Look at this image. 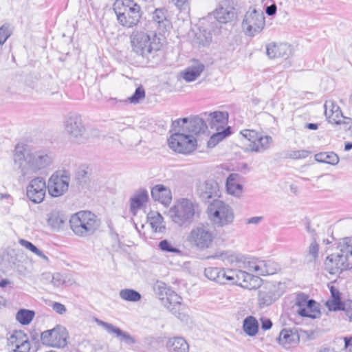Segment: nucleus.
Wrapping results in <instances>:
<instances>
[{"instance_id":"393cba45","label":"nucleus","mask_w":352,"mask_h":352,"mask_svg":"<svg viewBox=\"0 0 352 352\" xmlns=\"http://www.w3.org/2000/svg\"><path fill=\"white\" fill-rule=\"evenodd\" d=\"M205 69V65L198 60H192L189 66L181 72V77L187 82L196 80Z\"/></svg>"},{"instance_id":"c756f323","label":"nucleus","mask_w":352,"mask_h":352,"mask_svg":"<svg viewBox=\"0 0 352 352\" xmlns=\"http://www.w3.org/2000/svg\"><path fill=\"white\" fill-rule=\"evenodd\" d=\"M168 352H189V344L182 337H173L166 343Z\"/></svg>"},{"instance_id":"aec40b11","label":"nucleus","mask_w":352,"mask_h":352,"mask_svg":"<svg viewBox=\"0 0 352 352\" xmlns=\"http://www.w3.org/2000/svg\"><path fill=\"white\" fill-rule=\"evenodd\" d=\"M235 9L229 0L221 1L214 12V18L221 23L232 21L235 17Z\"/></svg>"},{"instance_id":"f3484780","label":"nucleus","mask_w":352,"mask_h":352,"mask_svg":"<svg viewBox=\"0 0 352 352\" xmlns=\"http://www.w3.org/2000/svg\"><path fill=\"white\" fill-rule=\"evenodd\" d=\"M196 193L203 201L220 196L219 186L213 179L199 180L196 184Z\"/></svg>"},{"instance_id":"f257e3e1","label":"nucleus","mask_w":352,"mask_h":352,"mask_svg":"<svg viewBox=\"0 0 352 352\" xmlns=\"http://www.w3.org/2000/svg\"><path fill=\"white\" fill-rule=\"evenodd\" d=\"M14 161L18 166L19 181L24 182L32 179L26 187L28 198L34 204L43 202L47 190V183L43 177L34 176L52 164V155L46 150L27 151L16 146Z\"/></svg>"},{"instance_id":"f8f14e48","label":"nucleus","mask_w":352,"mask_h":352,"mask_svg":"<svg viewBox=\"0 0 352 352\" xmlns=\"http://www.w3.org/2000/svg\"><path fill=\"white\" fill-rule=\"evenodd\" d=\"M294 307L296 313L301 317L317 318L320 311L318 304L305 293L299 292L296 294Z\"/></svg>"},{"instance_id":"a211bd4d","label":"nucleus","mask_w":352,"mask_h":352,"mask_svg":"<svg viewBox=\"0 0 352 352\" xmlns=\"http://www.w3.org/2000/svg\"><path fill=\"white\" fill-rule=\"evenodd\" d=\"M29 338L22 331H15L7 339V349L9 352H30Z\"/></svg>"},{"instance_id":"3c124183","label":"nucleus","mask_w":352,"mask_h":352,"mask_svg":"<svg viewBox=\"0 0 352 352\" xmlns=\"http://www.w3.org/2000/svg\"><path fill=\"white\" fill-rule=\"evenodd\" d=\"M145 97V91L142 87H138L134 94L128 98V100L133 104H136Z\"/></svg>"},{"instance_id":"c03bdc74","label":"nucleus","mask_w":352,"mask_h":352,"mask_svg":"<svg viewBox=\"0 0 352 352\" xmlns=\"http://www.w3.org/2000/svg\"><path fill=\"white\" fill-rule=\"evenodd\" d=\"M158 248L164 252L181 254V250L175 245V243L167 239L162 240L158 244Z\"/></svg>"},{"instance_id":"1a4fd4ad","label":"nucleus","mask_w":352,"mask_h":352,"mask_svg":"<svg viewBox=\"0 0 352 352\" xmlns=\"http://www.w3.org/2000/svg\"><path fill=\"white\" fill-rule=\"evenodd\" d=\"M265 25L263 12L260 9L250 8L244 16L241 28L245 35L252 37L259 34Z\"/></svg>"},{"instance_id":"4be33fe9","label":"nucleus","mask_w":352,"mask_h":352,"mask_svg":"<svg viewBox=\"0 0 352 352\" xmlns=\"http://www.w3.org/2000/svg\"><path fill=\"white\" fill-rule=\"evenodd\" d=\"M250 273L248 271L238 269L236 275L232 277L231 284H235L248 289H256L258 285V277Z\"/></svg>"},{"instance_id":"0eeeda50","label":"nucleus","mask_w":352,"mask_h":352,"mask_svg":"<svg viewBox=\"0 0 352 352\" xmlns=\"http://www.w3.org/2000/svg\"><path fill=\"white\" fill-rule=\"evenodd\" d=\"M196 206L190 199H179L170 208L168 215L171 220L178 226H188L193 219Z\"/></svg>"},{"instance_id":"7ed1b4c3","label":"nucleus","mask_w":352,"mask_h":352,"mask_svg":"<svg viewBox=\"0 0 352 352\" xmlns=\"http://www.w3.org/2000/svg\"><path fill=\"white\" fill-rule=\"evenodd\" d=\"M113 10L118 23L123 27L133 28L140 22L141 8L133 0H116Z\"/></svg>"},{"instance_id":"2eb2a0df","label":"nucleus","mask_w":352,"mask_h":352,"mask_svg":"<svg viewBox=\"0 0 352 352\" xmlns=\"http://www.w3.org/2000/svg\"><path fill=\"white\" fill-rule=\"evenodd\" d=\"M279 270L278 265L272 260L248 258L246 270L256 276H267L276 274Z\"/></svg>"},{"instance_id":"69168bd1","label":"nucleus","mask_w":352,"mask_h":352,"mask_svg":"<svg viewBox=\"0 0 352 352\" xmlns=\"http://www.w3.org/2000/svg\"><path fill=\"white\" fill-rule=\"evenodd\" d=\"M330 292H331V298L334 299H341L340 298V292L338 289L334 287L333 286H331L330 287Z\"/></svg>"},{"instance_id":"39448f33","label":"nucleus","mask_w":352,"mask_h":352,"mask_svg":"<svg viewBox=\"0 0 352 352\" xmlns=\"http://www.w3.org/2000/svg\"><path fill=\"white\" fill-rule=\"evenodd\" d=\"M153 290L162 304L178 318L182 320L180 313L181 296L162 281L157 280L153 285Z\"/></svg>"},{"instance_id":"412c9836","label":"nucleus","mask_w":352,"mask_h":352,"mask_svg":"<svg viewBox=\"0 0 352 352\" xmlns=\"http://www.w3.org/2000/svg\"><path fill=\"white\" fill-rule=\"evenodd\" d=\"M206 120L209 126L216 131L226 129L228 121V113L226 111H214L212 113L205 112L201 114Z\"/></svg>"},{"instance_id":"6ab92c4d","label":"nucleus","mask_w":352,"mask_h":352,"mask_svg":"<svg viewBox=\"0 0 352 352\" xmlns=\"http://www.w3.org/2000/svg\"><path fill=\"white\" fill-rule=\"evenodd\" d=\"M324 265L325 270L331 274H340L349 267L346 258L336 253L327 256Z\"/></svg>"},{"instance_id":"ddd939ff","label":"nucleus","mask_w":352,"mask_h":352,"mask_svg":"<svg viewBox=\"0 0 352 352\" xmlns=\"http://www.w3.org/2000/svg\"><path fill=\"white\" fill-rule=\"evenodd\" d=\"M70 179L68 171L58 170L54 173L47 183L49 195L53 197L63 195L68 190Z\"/></svg>"},{"instance_id":"7c9ffc66","label":"nucleus","mask_w":352,"mask_h":352,"mask_svg":"<svg viewBox=\"0 0 352 352\" xmlns=\"http://www.w3.org/2000/svg\"><path fill=\"white\" fill-rule=\"evenodd\" d=\"M147 221L155 232L162 233L166 230L163 217L156 211H151L147 215Z\"/></svg>"},{"instance_id":"a18cd8bd","label":"nucleus","mask_w":352,"mask_h":352,"mask_svg":"<svg viewBox=\"0 0 352 352\" xmlns=\"http://www.w3.org/2000/svg\"><path fill=\"white\" fill-rule=\"evenodd\" d=\"M196 42L201 45H207L212 41V34L206 30L199 29V32L195 34Z\"/></svg>"},{"instance_id":"052dcab7","label":"nucleus","mask_w":352,"mask_h":352,"mask_svg":"<svg viewBox=\"0 0 352 352\" xmlns=\"http://www.w3.org/2000/svg\"><path fill=\"white\" fill-rule=\"evenodd\" d=\"M341 124L344 125L346 131L352 136V119L351 118L345 117Z\"/></svg>"},{"instance_id":"774afa93","label":"nucleus","mask_w":352,"mask_h":352,"mask_svg":"<svg viewBox=\"0 0 352 352\" xmlns=\"http://www.w3.org/2000/svg\"><path fill=\"white\" fill-rule=\"evenodd\" d=\"M263 220L262 217H253L247 220V223L250 224H258Z\"/></svg>"},{"instance_id":"0e129e2a","label":"nucleus","mask_w":352,"mask_h":352,"mask_svg":"<svg viewBox=\"0 0 352 352\" xmlns=\"http://www.w3.org/2000/svg\"><path fill=\"white\" fill-rule=\"evenodd\" d=\"M272 327V322L269 318H261V328L263 330H269Z\"/></svg>"},{"instance_id":"864d4df0","label":"nucleus","mask_w":352,"mask_h":352,"mask_svg":"<svg viewBox=\"0 0 352 352\" xmlns=\"http://www.w3.org/2000/svg\"><path fill=\"white\" fill-rule=\"evenodd\" d=\"M309 152L307 150H295L291 151L287 154L288 157L291 159L298 160L304 159L308 157Z\"/></svg>"},{"instance_id":"8fccbe9b","label":"nucleus","mask_w":352,"mask_h":352,"mask_svg":"<svg viewBox=\"0 0 352 352\" xmlns=\"http://www.w3.org/2000/svg\"><path fill=\"white\" fill-rule=\"evenodd\" d=\"M240 133L248 142V143L246 144L247 146L248 144L255 143V140H256L257 135H258V133L256 131L250 129L242 130Z\"/></svg>"},{"instance_id":"a19ab883","label":"nucleus","mask_w":352,"mask_h":352,"mask_svg":"<svg viewBox=\"0 0 352 352\" xmlns=\"http://www.w3.org/2000/svg\"><path fill=\"white\" fill-rule=\"evenodd\" d=\"M120 297L126 301L138 302L141 299V294L132 289H124L120 291Z\"/></svg>"},{"instance_id":"c9c22d12","label":"nucleus","mask_w":352,"mask_h":352,"mask_svg":"<svg viewBox=\"0 0 352 352\" xmlns=\"http://www.w3.org/2000/svg\"><path fill=\"white\" fill-rule=\"evenodd\" d=\"M315 160L321 163L336 165L339 162V157L334 152H321L315 155Z\"/></svg>"},{"instance_id":"e433bc0d","label":"nucleus","mask_w":352,"mask_h":352,"mask_svg":"<svg viewBox=\"0 0 352 352\" xmlns=\"http://www.w3.org/2000/svg\"><path fill=\"white\" fill-rule=\"evenodd\" d=\"M230 126H227L226 129H223V130L217 131L208 141V147L214 148L219 142L230 135Z\"/></svg>"},{"instance_id":"423d86ee","label":"nucleus","mask_w":352,"mask_h":352,"mask_svg":"<svg viewBox=\"0 0 352 352\" xmlns=\"http://www.w3.org/2000/svg\"><path fill=\"white\" fill-rule=\"evenodd\" d=\"M207 212L210 221L218 228L231 224L234 219L232 207L219 199H215L209 204Z\"/></svg>"},{"instance_id":"6e6552de","label":"nucleus","mask_w":352,"mask_h":352,"mask_svg":"<svg viewBox=\"0 0 352 352\" xmlns=\"http://www.w3.org/2000/svg\"><path fill=\"white\" fill-rule=\"evenodd\" d=\"M215 234L208 226L199 224L192 228L187 236V241L192 246L204 250L212 246Z\"/></svg>"},{"instance_id":"4c0bfd02","label":"nucleus","mask_w":352,"mask_h":352,"mask_svg":"<svg viewBox=\"0 0 352 352\" xmlns=\"http://www.w3.org/2000/svg\"><path fill=\"white\" fill-rule=\"evenodd\" d=\"M340 252L336 253L340 256H343L348 261V257L352 255V239L346 237L340 241L338 244Z\"/></svg>"},{"instance_id":"58836bf2","label":"nucleus","mask_w":352,"mask_h":352,"mask_svg":"<svg viewBox=\"0 0 352 352\" xmlns=\"http://www.w3.org/2000/svg\"><path fill=\"white\" fill-rule=\"evenodd\" d=\"M47 223L53 229H60L65 223V219L56 210L52 211L48 214Z\"/></svg>"},{"instance_id":"f704fd0d","label":"nucleus","mask_w":352,"mask_h":352,"mask_svg":"<svg viewBox=\"0 0 352 352\" xmlns=\"http://www.w3.org/2000/svg\"><path fill=\"white\" fill-rule=\"evenodd\" d=\"M223 268L209 267L205 269V276L215 283L219 284H224V278L222 275Z\"/></svg>"},{"instance_id":"603ef678","label":"nucleus","mask_w":352,"mask_h":352,"mask_svg":"<svg viewBox=\"0 0 352 352\" xmlns=\"http://www.w3.org/2000/svg\"><path fill=\"white\" fill-rule=\"evenodd\" d=\"M12 32L9 29L8 24H3L0 27V45L5 43L7 39L10 36Z\"/></svg>"},{"instance_id":"a878e982","label":"nucleus","mask_w":352,"mask_h":352,"mask_svg":"<svg viewBox=\"0 0 352 352\" xmlns=\"http://www.w3.org/2000/svg\"><path fill=\"white\" fill-rule=\"evenodd\" d=\"M213 258H219L223 261L226 265L230 264L238 268H243L246 270V263H248V258H245L241 254H236L232 252H221L216 254L212 256Z\"/></svg>"},{"instance_id":"c85d7f7f","label":"nucleus","mask_w":352,"mask_h":352,"mask_svg":"<svg viewBox=\"0 0 352 352\" xmlns=\"http://www.w3.org/2000/svg\"><path fill=\"white\" fill-rule=\"evenodd\" d=\"M151 196L154 200L165 206L168 205L172 201L170 190L162 184H157L153 187Z\"/></svg>"},{"instance_id":"e2e57ef3","label":"nucleus","mask_w":352,"mask_h":352,"mask_svg":"<svg viewBox=\"0 0 352 352\" xmlns=\"http://www.w3.org/2000/svg\"><path fill=\"white\" fill-rule=\"evenodd\" d=\"M344 342V349L348 352H352V336H345L343 338Z\"/></svg>"},{"instance_id":"37998d69","label":"nucleus","mask_w":352,"mask_h":352,"mask_svg":"<svg viewBox=\"0 0 352 352\" xmlns=\"http://www.w3.org/2000/svg\"><path fill=\"white\" fill-rule=\"evenodd\" d=\"M319 256V245L316 242V239H314V241L310 243L308 248V252L307 254V259L308 262L316 263Z\"/></svg>"},{"instance_id":"4468645a","label":"nucleus","mask_w":352,"mask_h":352,"mask_svg":"<svg viewBox=\"0 0 352 352\" xmlns=\"http://www.w3.org/2000/svg\"><path fill=\"white\" fill-rule=\"evenodd\" d=\"M68 332L65 327L56 325L54 328L43 331L41 340L44 345L63 348L67 344Z\"/></svg>"},{"instance_id":"cd10ccee","label":"nucleus","mask_w":352,"mask_h":352,"mask_svg":"<svg viewBox=\"0 0 352 352\" xmlns=\"http://www.w3.org/2000/svg\"><path fill=\"white\" fill-rule=\"evenodd\" d=\"M273 142L274 140L271 136L258 133L255 143L248 144V150L251 152L262 153L270 149Z\"/></svg>"},{"instance_id":"13d9d810","label":"nucleus","mask_w":352,"mask_h":352,"mask_svg":"<svg viewBox=\"0 0 352 352\" xmlns=\"http://www.w3.org/2000/svg\"><path fill=\"white\" fill-rule=\"evenodd\" d=\"M19 243L26 249L29 250L32 252L36 254L37 252H38V250L33 243L31 242L25 240V239H21L19 241Z\"/></svg>"},{"instance_id":"5701e85b","label":"nucleus","mask_w":352,"mask_h":352,"mask_svg":"<svg viewBox=\"0 0 352 352\" xmlns=\"http://www.w3.org/2000/svg\"><path fill=\"white\" fill-rule=\"evenodd\" d=\"M276 287L271 283L264 285L258 290V304L260 308L272 305L277 298Z\"/></svg>"},{"instance_id":"473e14b6","label":"nucleus","mask_w":352,"mask_h":352,"mask_svg":"<svg viewBox=\"0 0 352 352\" xmlns=\"http://www.w3.org/2000/svg\"><path fill=\"white\" fill-rule=\"evenodd\" d=\"M239 175L238 174H230L226 180V189L229 194L239 197L243 191V186L239 183Z\"/></svg>"},{"instance_id":"09e8293b","label":"nucleus","mask_w":352,"mask_h":352,"mask_svg":"<svg viewBox=\"0 0 352 352\" xmlns=\"http://www.w3.org/2000/svg\"><path fill=\"white\" fill-rule=\"evenodd\" d=\"M345 303H343L341 299H334L330 298L329 299L326 303V307L329 309V311H339L342 310L344 308Z\"/></svg>"},{"instance_id":"4d7b16f0","label":"nucleus","mask_w":352,"mask_h":352,"mask_svg":"<svg viewBox=\"0 0 352 352\" xmlns=\"http://www.w3.org/2000/svg\"><path fill=\"white\" fill-rule=\"evenodd\" d=\"M65 283L66 280L62 274L60 273L52 274V284L54 287H60Z\"/></svg>"},{"instance_id":"de8ad7c7","label":"nucleus","mask_w":352,"mask_h":352,"mask_svg":"<svg viewBox=\"0 0 352 352\" xmlns=\"http://www.w3.org/2000/svg\"><path fill=\"white\" fill-rule=\"evenodd\" d=\"M94 322L100 327H101L102 329H104L107 333L110 334H114L116 336L117 334L120 332V328L114 326L113 324L111 323H108L106 322H104L97 318H95Z\"/></svg>"},{"instance_id":"79ce46f5","label":"nucleus","mask_w":352,"mask_h":352,"mask_svg":"<svg viewBox=\"0 0 352 352\" xmlns=\"http://www.w3.org/2000/svg\"><path fill=\"white\" fill-rule=\"evenodd\" d=\"M296 335L291 330L283 329L279 334V343L282 345L286 346L296 342Z\"/></svg>"},{"instance_id":"bb28decb","label":"nucleus","mask_w":352,"mask_h":352,"mask_svg":"<svg viewBox=\"0 0 352 352\" xmlns=\"http://www.w3.org/2000/svg\"><path fill=\"white\" fill-rule=\"evenodd\" d=\"M324 114L329 122L336 124H341V118H344L340 107L332 100L325 102Z\"/></svg>"},{"instance_id":"72a5a7b5","label":"nucleus","mask_w":352,"mask_h":352,"mask_svg":"<svg viewBox=\"0 0 352 352\" xmlns=\"http://www.w3.org/2000/svg\"><path fill=\"white\" fill-rule=\"evenodd\" d=\"M243 329L249 336H254L258 331V322L257 320L252 316L246 317L243 320Z\"/></svg>"},{"instance_id":"20e7f679","label":"nucleus","mask_w":352,"mask_h":352,"mask_svg":"<svg viewBox=\"0 0 352 352\" xmlns=\"http://www.w3.org/2000/svg\"><path fill=\"white\" fill-rule=\"evenodd\" d=\"M130 39L133 52L142 57L148 58L162 47L160 39L154 34L134 31L131 34Z\"/></svg>"},{"instance_id":"338daca9","label":"nucleus","mask_w":352,"mask_h":352,"mask_svg":"<svg viewBox=\"0 0 352 352\" xmlns=\"http://www.w3.org/2000/svg\"><path fill=\"white\" fill-rule=\"evenodd\" d=\"M265 12L268 16H273L276 12V4H272L269 6L266 7Z\"/></svg>"},{"instance_id":"6e6d98bb","label":"nucleus","mask_w":352,"mask_h":352,"mask_svg":"<svg viewBox=\"0 0 352 352\" xmlns=\"http://www.w3.org/2000/svg\"><path fill=\"white\" fill-rule=\"evenodd\" d=\"M120 332L116 336L118 338H120L122 340L124 341L128 344H133L135 343V338L131 336L129 333L123 331L120 329Z\"/></svg>"},{"instance_id":"49530a36","label":"nucleus","mask_w":352,"mask_h":352,"mask_svg":"<svg viewBox=\"0 0 352 352\" xmlns=\"http://www.w3.org/2000/svg\"><path fill=\"white\" fill-rule=\"evenodd\" d=\"M153 18L154 21L164 28H166L169 24L166 19V11L164 9H156L153 13Z\"/></svg>"},{"instance_id":"5fc2aeb1","label":"nucleus","mask_w":352,"mask_h":352,"mask_svg":"<svg viewBox=\"0 0 352 352\" xmlns=\"http://www.w3.org/2000/svg\"><path fill=\"white\" fill-rule=\"evenodd\" d=\"M238 269H223L222 275L224 278V284L226 283H232V277H234L236 275V272Z\"/></svg>"},{"instance_id":"f03ea898","label":"nucleus","mask_w":352,"mask_h":352,"mask_svg":"<svg viewBox=\"0 0 352 352\" xmlns=\"http://www.w3.org/2000/svg\"><path fill=\"white\" fill-rule=\"evenodd\" d=\"M69 226L76 236L88 238L94 235L99 229L100 221L94 213L82 210L72 215Z\"/></svg>"},{"instance_id":"ea45409f","label":"nucleus","mask_w":352,"mask_h":352,"mask_svg":"<svg viewBox=\"0 0 352 352\" xmlns=\"http://www.w3.org/2000/svg\"><path fill=\"white\" fill-rule=\"evenodd\" d=\"M34 316V311L23 309L16 313V319L21 324L26 325L31 322Z\"/></svg>"},{"instance_id":"dca6fc26","label":"nucleus","mask_w":352,"mask_h":352,"mask_svg":"<svg viewBox=\"0 0 352 352\" xmlns=\"http://www.w3.org/2000/svg\"><path fill=\"white\" fill-rule=\"evenodd\" d=\"M204 119V116L180 118L173 121L172 126L174 131H176L177 128H180L183 132L188 131L197 135L204 133L208 128Z\"/></svg>"},{"instance_id":"680f3d73","label":"nucleus","mask_w":352,"mask_h":352,"mask_svg":"<svg viewBox=\"0 0 352 352\" xmlns=\"http://www.w3.org/2000/svg\"><path fill=\"white\" fill-rule=\"evenodd\" d=\"M52 307L56 313L59 314H63L66 311L65 305L60 302H54L52 305Z\"/></svg>"},{"instance_id":"9d476101","label":"nucleus","mask_w":352,"mask_h":352,"mask_svg":"<svg viewBox=\"0 0 352 352\" xmlns=\"http://www.w3.org/2000/svg\"><path fill=\"white\" fill-rule=\"evenodd\" d=\"M65 130L73 141L81 144L84 143L86 137V127L82 117L76 112L69 113L64 120Z\"/></svg>"},{"instance_id":"b1692460","label":"nucleus","mask_w":352,"mask_h":352,"mask_svg":"<svg viewBox=\"0 0 352 352\" xmlns=\"http://www.w3.org/2000/svg\"><path fill=\"white\" fill-rule=\"evenodd\" d=\"M266 53L269 58L287 59L292 54V47L287 43H271L266 45Z\"/></svg>"},{"instance_id":"2f4dec72","label":"nucleus","mask_w":352,"mask_h":352,"mask_svg":"<svg viewBox=\"0 0 352 352\" xmlns=\"http://www.w3.org/2000/svg\"><path fill=\"white\" fill-rule=\"evenodd\" d=\"M148 199V192L145 189H140L135 192L131 198V210L135 214L138 210L147 202Z\"/></svg>"},{"instance_id":"bf43d9fd","label":"nucleus","mask_w":352,"mask_h":352,"mask_svg":"<svg viewBox=\"0 0 352 352\" xmlns=\"http://www.w3.org/2000/svg\"><path fill=\"white\" fill-rule=\"evenodd\" d=\"M342 310L344 311L345 314L349 318V320L352 322V301L345 303Z\"/></svg>"},{"instance_id":"9b49d317","label":"nucleus","mask_w":352,"mask_h":352,"mask_svg":"<svg viewBox=\"0 0 352 352\" xmlns=\"http://www.w3.org/2000/svg\"><path fill=\"white\" fill-rule=\"evenodd\" d=\"M168 142L170 149L183 154L191 153L197 146L196 139L192 135L184 134L180 128H177Z\"/></svg>"}]
</instances>
